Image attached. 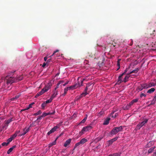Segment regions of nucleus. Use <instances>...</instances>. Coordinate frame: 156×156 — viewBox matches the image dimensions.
Listing matches in <instances>:
<instances>
[{"label": "nucleus", "instance_id": "nucleus-32", "mask_svg": "<svg viewBox=\"0 0 156 156\" xmlns=\"http://www.w3.org/2000/svg\"><path fill=\"white\" fill-rule=\"evenodd\" d=\"M90 85V84H87L86 88L85 89L84 92H87V91L88 90V87H89Z\"/></svg>", "mask_w": 156, "mask_h": 156}, {"label": "nucleus", "instance_id": "nucleus-26", "mask_svg": "<svg viewBox=\"0 0 156 156\" xmlns=\"http://www.w3.org/2000/svg\"><path fill=\"white\" fill-rule=\"evenodd\" d=\"M139 70V69L138 68H136L134 69L133 70V71L130 72L129 73V74H132L133 73H136L138 72V71Z\"/></svg>", "mask_w": 156, "mask_h": 156}, {"label": "nucleus", "instance_id": "nucleus-10", "mask_svg": "<svg viewBox=\"0 0 156 156\" xmlns=\"http://www.w3.org/2000/svg\"><path fill=\"white\" fill-rule=\"evenodd\" d=\"M71 141V139H69L66 140L65 142L64 146L65 147H67L70 143Z\"/></svg>", "mask_w": 156, "mask_h": 156}, {"label": "nucleus", "instance_id": "nucleus-44", "mask_svg": "<svg viewBox=\"0 0 156 156\" xmlns=\"http://www.w3.org/2000/svg\"><path fill=\"white\" fill-rule=\"evenodd\" d=\"M120 59H119L117 61V66H119V68H120Z\"/></svg>", "mask_w": 156, "mask_h": 156}, {"label": "nucleus", "instance_id": "nucleus-54", "mask_svg": "<svg viewBox=\"0 0 156 156\" xmlns=\"http://www.w3.org/2000/svg\"><path fill=\"white\" fill-rule=\"evenodd\" d=\"M26 133L24 132V133H22L20 134L19 135V136H23V135H25Z\"/></svg>", "mask_w": 156, "mask_h": 156}, {"label": "nucleus", "instance_id": "nucleus-12", "mask_svg": "<svg viewBox=\"0 0 156 156\" xmlns=\"http://www.w3.org/2000/svg\"><path fill=\"white\" fill-rule=\"evenodd\" d=\"M53 94L51 95V97L53 99L55 98L58 94V90H54L53 91Z\"/></svg>", "mask_w": 156, "mask_h": 156}, {"label": "nucleus", "instance_id": "nucleus-56", "mask_svg": "<svg viewBox=\"0 0 156 156\" xmlns=\"http://www.w3.org/2000/svg\"><path fill=\"white\" fill-rule=\"evenodd\" d=\"M59 51V50H57L55 51H54V53L51 56L54 55L56 52H58Z\"/></svg>", "mask_w": 156, "mask_h": 156}, {"label": "nucleus", "instance_id": "nucleus-25", "mask_svg": "<svg viewBox=\"0 0 156 156\" xmlns=\"http://www.w3.org/2000/svg\"><path fill=\"white\" fill-rule=\"evenodd\" d=\"M155 90V89L154 88H152L148 90L147 91V93L151 94L154 92Z\"/></svg>", "mask_w": 156, "mask_h": 156}, {"label": "nucleus", "instance_id": "nucleus-8", "mask_svg": "<svg viewBox=\"0 0 156 156\" xmlns=\"http://www.w3.org/2000/svg\"><path fill=\"white\" fill-rule=\"evenodd\" d=\"M52 85L51 83V82H49L47 85H45L44 88L42 89H44V91L45 92H46L51 88Z\"/></svg>", "mask_w": 156, "mask_h": 156}, {"label": "nucleus", "instance_id": "nucleus-21", "mask_svg": "<svg viewBox=\"0 0 156 156\" xmlns=\"http://www.w3.org/2000/svg\"><path fill=\"white\" fill-rule=\"evenodd\" d=\"M143 87L144 89H147L150 87L149 83H143Z\"/></svg>", "mask_w": 156, "mask_h": 156}, {"label": "nucleus", "instance_id": "nucleus-2", "mask_svg": "<svg viewBox=\"0 0 156 156\" xmlns=\"http://www.w3.org/2000/svg\"><path fill=\"white\" fill-rule=\"evenodd\" d=\"M124 128V127L122 126H120L119 127H115L110 132V134L112 136L115 135L119 132L122 131Z\"/></svg>", "mask_w": 156, "mask_h": 156}, {"label": "nucleus", "instance_id": "nucleus-62", "mask_svg": "<svg viewBox=\"0 0 156 156\" xmlns=\"http://www.w3.org/2000/svg\"><path fill=\"white\" fill-rule=\"evenodd\" d=\"M154 101H156V95L154 96V97L153 98Z\"/></svg>", "mask_w": 156, "mask_h": 156}, {"label": "nucleus", "instance_id": "nucleus-1", "mask_svg": "<svg viewBox=\"0 0 156 156\" xmlns=\"http://www.w3.org/2000/svg\"><path fill=\"white\" fill-rule=\"evenodd\" d=\"M1 80L2 81L4 80V82H6L7 84H12L14 82H16L15 76L12 77L8 76L2 78Z\"/></svg>", "mask_w": 156, "mask_h": 156}, {"label": "nucleus", "instance_id": "nucleus-60", "mask_svg": "<svg viewBox=\"0 0 156 156\" xmlns=\"http://www.w3.org/2000/svg\"><path fill=\"white\" fill-rule=\"evenodd\" d=\"M153 156H156V149L155 150V152L154 153Z\"/></svg>", "mask_w": 156, "mask_h": 156}, {"label": "nucleus", "instance_id": "nucleus-13", "mask_svg": "<svg viewBox=\"0 0 156 156\" xmlns=\"http://www.w3.org/2000/svg\"><path fill=\"white\" fill-rule=\"evenodd\" d=\"M85 80V79H81L80 80V83H78V84H76V85H77L76 87V88L78 87H80V86H83V81Z\"/></svg>", "mask_w": 156, "mask_h": 156}, {"label": "nucleus", "instance_id": "nucleus-17", "mask_svg": "<svg viewBox=\"0 0 156 156\" xmlns=\"http://www.w3.org/2000/svg\"><path fill=\"white\" fill-rule=\"evenodd\" d=\"M110 119V118H107V119L104 120V122L103 123V125H107L108 124Z\"/></svg>", "mask_w": 156, "mask_h": 156}, {"label": "nucleus", "instance_id": "nucleus-33", "mask_svg": "<svg viewBox=\"0 0 156 156\" xmlns=\"http://www.w3.org/2000/svg\"><path fill=\"white\" fill-rule=\"evenodd\" d=\"M41 112L40 110H39L37 112L35 113L33 115H37L39 114H41Z\"/></svg>", "mask_w": 156, "mask_h": 156}, {"label": "nucleus", "instance_id": "nucleus-24", "mask_svg": "<svg viewBox=\"0 0 156 156\" xmlns=\"http://www.w3.org/2000/svg\"><path fill=\"white\" fill-rule=\"evenodd\" d=\"M155 148V147L154 146L153 147H151L150 148L148 151V153L150 154L151 153L154 151V149Z\"/></svg>", "mask_w": 156, "mask_h": 156}, {"label": "nucleus", "instance_id": "nucleus-27", "mask_svg": "<svg viewBox=\"0 0 156 156\" xmlns=\"http://www.w3.org/2000/svg\"><path fill=\"white\" fill-rule=\"evenodd\" d=\"M57 139H55V140L52 143L50 144H49V147H52V146L55 145L56 144V140Z\"/></svg>", "mask_w": 156, "mask_h": 156}, {"label": "nucleus", "instance_id": "nucleus-55", "mask_svg": "<svg viewBox=\"0 0 156 156\" xmlns=\"http://www.w3.org/2000/svg\"><path fill=\"white\" fill-rule=\"evenodd\" d=\"M155 101H154L153 99V100H152V101H151V103L150 104V105H153V104H154Z\"/></svg>", "mask_w": 156, "mask_h": 156}, {"label": "nucleus", "instance_id": "nucleus-61", "mask_svg": "<svg viewBox=\"0 0 156 156\" xmlns=\"http://www.w3.org/2000/svg\"><path fill=\"white\" fill-rule=\"evenodd\" d=\"M15 72V71H11L10 72V73H9V75H11V74H12L13 73H14Z\"/></svg>", "mask_w": 156, "mask_h": 156}, {"label": "nucleus", "instance_id": "nucleus-42", "mask_svg": "<svg viewBox=\"0 0 156 156\" xmlns=\"http://www.w3.org/2000/svg\"><path fill=\"white\" fill-rule=\"evenodd\" d=\"M9 143H6V142H3L2 143V146H7L9 144Z\"/></svg>", "mask_w": 156, "mask_h": 156}, {"label": "nucleus", "instance_id": "nucleus-63", "mask_svg": "<svg viewBox=\"0 0 156 156\" xmlns=\"http://www.w3.org/2000/svg\"><path fill=\"white\" fill-rule=\"evenodd\" d=\"M16 100L15 99V98H13L10 99L11 101H13L14 100Z\"/></svg>", "mask_w": 156, "mask_h": 156}, {"label": "nucleus", "instance_id": "nucleus-47", "mask_svg": "<svg viewBox=\"0 0 156 156\" xmlns=\"http://www.w3.org/2000/svg\"><path fill=\"white\" fill-rule=\"evenodd\" d=\"M103 112H102V111L100 112L98 114V116H101L103 114Z\"/></svg>", "mask_w": 156, "mask_h": 156}, {"label": "nucleus", "instance_id": "nucleus-6", "mask_svg": "<svg viewBox=\"0 0 156 156\" xmlns=\"http://www.w3.org/2000/svg\"><path fill=\"white\" fill-rule=\"evenodd\" d=\"M92 127L90 126H87L84 127L83 128L81 131L80 132V134L81 135L83 133H84L85 132H86L88 131Z\"/></svg>", "mask_w": 156, "mask_h": 156}, {"label": "nucleus", "instance_id": "nucleus-19", "mask_svg": "<svg viewBox=\"0 0 156 156\" xmlns=\"http://www.w3.org/2000/svg\"><path fill=\"white\" fill-rule=\"evenodd\" d=\"M129 73L125 77L124 80H123V82H124L125 83L127 82L128 80V79L130 77V76L129 75Z\"/></svg>", "mask_w": 156, "mask_h": 156}, {"label": "nucleus", "instance_id": "nucleus-28", "mask_svg": "<svg viewBox=\"0 0 156 156\" xmlns=\"http://www.w3.org/2000/svg\"><path fill=\"white\" fill-rule=\"evenodd\" d=\"M87 117V115H86V117L81 121V122L79 123V124L84 123L86 120Z\"/></svg>", "mask_w": 156, "mask_h": 156}, {"label": "nucleus", "instance_id": "nucleus-22", "mask_svg": "<svg viewBox=\"0 0 156 156\" xmlns=\"http://www.w3.org/2000/svg\"><path fill=\"white\" fill-rule=\"evenodd\" d=\"M144 89L143 87V83L141 84L140 86H139L137 88V90H138L139 91H141L143 89Z\"/></svg>", "mask_w": 156, "mask_h": 156}, {"label": "nucleus", "instance_id": "nucleus-43", "mask_svg": "<svg viewBox=\"0 0 156 156\" xmlns=\"http://www.w3.org/2000/svg\"><path fill=\"white\" fill-rule=\"evenodd\" d=\"M114 112H112L111 113V115H113V114H114ZM117 113H116V114H115V115H114V116H113V115H112V118H115V117L117 116Z\"/></svg>", "mask_w": 156, "mask_h": 156}, {"label": "nucleus", "instance_id": "nucleus-40", "mask_svg": "<svg viewBox=\"0 0 156 156\" xmlns=\"http://www.w3.org/2000/svg\"><path fill=\"white\" fill-rule=\"evenodd\" d=\"M13 140V139L10 137L7 140V143H9H9L12 141Z\"/></svg>", "mask_w": 156, "mask_h": 156}, {"label": "nucleus", "instance_id": "nucleus-15", "mask_svg": "<svg viewBox=\"0 0 156 156\" xmlns=\"http://www.w3.org/2000/svg\"><path fill=\"white\" fill-rule=\"evenodd\" d=\"M154 144V142L153 141H150L146 145V147L149 148L151 147L152 145Z\"/></svg>", "mask_w": 156, "mask_h": 156}, {"label": "nucleus", "instance_id": "nucleus-29", "mask_svg": "<svg viewBox=\"0 0 156 156\" xmlns=\"http://www.w3.org/2000/svg\"><path fill=\"white\" fill-rule=\"evenodd\" d=\"M121 154V153H115L113 154H110L108 156H119Z\"/></svg>", "mask_w": 156, "mask_h": 156}, {"label": "nucleus", "instance_id": "nucleus-37", "mask_svg": "<svg viewBox=\"0 0 156 156\" xmlns=\"http://www.w3.org/2000/svg\"><path fill=\"white\" fill-rule=\"evenodd\" d=\"M108 146H109L112 145L113 142L111 139L109 140L108 141Z\"/></svg>", "mask_w": 156, "mask_h": 156}, {"label": "nucleus", "instance_id": "nucleus-53", "mask_svg": "<svg viewBox=\"0 0 156 156\" xmlns=\"http://www.w3.org/2000/svg\"><path fill=\"white\" fill-rule=\"evenodd\" d=\"M47 62L45 63V62H44L43 65H42V66L43 67H44L46 66V65H47Z\"/></svg>", "mask_w": 156, "mask_h": 156}, {"label": "nucleus", "instance_id": "nucleus-9", "mask_svg": "<svg viewBox=\"0 0 156 156\" xmlns=\"http://www.w3.org/2000/svg\"><path fill=\"white\" fill-rule=\"evenodd\" d=\"M58 128V127L57 126H56L53 127L48 133V135H49L51 133L54 132L55 131H56V129Z\"/></svg>", "mask_w": 156, "mask_h": 156}, {"label": "nucleus", "instance_id": "nucleus-39", "mask_svg": "<svg viewBox=\"0 0 156 156\" xmlns=\"http://www.w3.org/2000/svg\"><path fill=\"white\" fill-rule=\"evenodd\" d=\"M12 150H13L12 148H10L7 152V154H9L12 151Z\"/></svg>", "mask_w": 156, "mask_h": 156}, {"label": "nucleus", "instance_id": "nucleus-18", "mask_svg": "<svg viewBox=\"0 0 156 156\" xmlns=\"http://www.w3.org/2000/svg\"><path fill=\"white\" fill-rule=\"evenodd\" d=\"M20 132V131H16L15 133L13 134L11 136V137L13 139H14L17 136V134L19 133Z\"/></svg>", "mask_w": 156, "mask_h": 156}, {"label": "nucleus", "instance_id": "nucleus-50", "mask_svg": "<svg viewBox=\"0 0 156 156\" xmlns=\"http://www.w3.org/2000/svg\"><path fill=\"white\" fill-rule=\"evenodd\" d=\"M143 96H144V97H146V95L145 94H143V93H142V94H140V97L141 98H142V97H143Z\"/></svg>", "mask_w": 156, "mask_h": 156}, {"label": "nucleus", "instance_id": "nucleus-38", "mask_svg": "<svg viewBox=\"0 0 156 156\" xmlns=\"http://www.w3.org/2000/svg\"><path fill=\"white\" fill-rule=\"evenodd\" d=\"M35 121H34V122H33L32 123V124H30V125L29 126V127H30H30H33V126H36L35 125Z\"/></svg>", "mask_w": 156, "mask_h": 156}, {"label": "nucleus", "instance_id": "nucleus-57", "mask_svg": "<svg viewBox=\"0 0 156 156\" xmlns=\"http://www.w3.org/2000/svg\"><path fill=\"white\" fill-rule=\"evenodd\" d=\"M134 103L133 102V101H132L129 103V105L130 106H131Z\"/></svg>", "mask_w": 156, "mask_h": 156}, {"label": "nucleus", "instance_id": "nucleus-4", "mask_svg": "<svg viewBox=\"0 0 156 156\" xmlns=\"http://www.w3.org/2000/svg\"><path fill=\"white\" fill-rule=\"evenodd\" d=\"M148 121V119H144V120L138 124L136 128V130L140 129L143 126H144V125Z\"/></svg>", "mask_w": 156, "mask_h": 156}, {"label": "nucleus", "instance_id": "nucleus-64", "mask_svg": "<svg viewBox=\"0 0 156 156\" xmlns=\"http://www.w3.org/2000/svg\"><path fill=\"white\" fill-rule=\"evenodd\" d=\"M51 58L49 59L47 61V63H48L51 61Z\"/></svg>", "mask_w": 156, "mask_h": 156}, {"label": "nucleus", "instance_id": "nucleus-48", "mask_svg": "<svg viewBox=\"0 0 156 156\" xmlns=\"http://www.w3.org/2000/svg\"><path fill=\"white\" fill-rule=\"evenodd\" d=\"M138 101V99H133V100H132V101H133V103L137 102Z\"/></svg>", "mask_w": 156, "mask_h": 156}, {"label": "nucleus", "instance_id": "nucleus-34", "mask_svg": "<svg viewBox=\"0 0 156 156\" xmlns=\"http://www.w3.org/2000/svg\"><path fill=\"white\" fill-rule=\"evenodd\" d=\"M149 86H150V87H152V86H154L156 85L153 82L149 83Z\"/></svg>", "mask_w": 156, "mask_h": 156}, {"label": "nucleus", "instance_id": "nucleus-11", "mask_svg": "<svg viewBox=\"0 0 156 156\" xmlns=\"http://www.w3.org/2000/svg\"><path fill=\"white\" fill-rule=\"evenodd\" d=\"M55 111H54L53 112H48V113H46V112H44L43 114H42V116L43 117H45L47 115H53L55 113Z\"/></svg>", "mask_w": 156, "mask_h": 156}, {"label": "nucleus", "instance_id": "nucleus-52", "mask_svg": "<svg viewBox=\"0 0 156 156\" xmlns=\"http://www.w3.org/2000/svg\"><path fill=\"white\" fill-rule=\"evenodd\" d=\"M20 96V95H17L15 96V97H14L15 99L16 100L17 99V98H18Z\"/></svg>", "mask_w": 156, "mask_h": 156}, {"label": "nucleus", "instance_id": "nucleus-7", "mask_svg": "<svg viewBox=\"0 0 156 156\" xmlns=\"http://www.w3.org/2000/svg\"><path fill=\"white\" fill-rule=\"evenodd\" d=\"M12 121V118L9 119L5 121V124L2 127L3 129L5 130L7 129L8 124Z\"/></svg>", "mask_w": 156, "mask_h": 156}, {"label": "nucleus", "instance_id": "nucleus-3", "mask_svg": "<svg viewBox=\"0 0 156 156\" xmlns=\"http://www.w3.org/2000/svg\"><path fill=\"white\" fill-rule=\"evenodd\" d=\"M87 140L85 138L82 139L80 142L77 143L75 144L73 150L76 149L77 147L81 146L84 143L87 142Z\"/></svg>", "mask_w": 156, "mask_h": 156}, {"label": "nucleus", "instance_id": "nucleus-5", "mask_svg": "<svg viewBox=\"0 0 156 156\" xmlns=\"http://www.w3.org/2000/svg\"><path fill=\"white\" fill-rule=\"evenodd\" d=\"M77 85H75L73 86H71L69 87H67V88H65L64 89V93L63 94H62V96H64L66 94L67 91L68 90H70L71 89H76V87Z\"/></svg>", "mask_w": 156, "mask_h": 156}, {"label": "nucleus", "instance_id": "nucleus-36", "mask_svg": "<svg viewBox=\"0 0 156 156\" xmlns=\"http://www.w3.org/2000/svg\"><path fill=\"white\" fill-rule=\"evenodd\" d=\"M47 104L44 101L41 105V107L43 109H44V108L46 106Z\"/></svg>", "mask_w": 156, "mask_h": 156}, {"label": "nucleus", "instance_id": "nucleus-45", "mask_svg": "<svg viewBox=\"0 0 156 156\" xmlns=\"http://www.w3.org/2000/svg\"><path fill=\"white\" fill-rule=\"evenodd\" d=\"M118 137H115L114 138L112 139L111 140H112V141H113V142H114L115 141H116L117 140V139H118Z\"/></svg>", "mask_w": 156, "mask_h": 156}, {"label": "nucleus", "instance_id": "nucleus-49", "mask_svg": "<svg viewBox=\"0 0 156 156\" xmlns=\"http://www.w3.org/2000/svg\"><path fill=\"white\" fill-rule=\"evenodd\" d=\"M43 117V116H42V115L41 116L37 118V120H39L41 119H42V117Z\"/></svg>", "mask_w": 156, "mask_h": 156}, {"label": "nucleus", "instance_id": "nucleus-41", "mask_svg": "<svg viewBox=\"0 0 156 156\" xmlns=\"http://www.w3.org/2000/svg\"><path fill=\"white\" fill-rule=\"evenodd\" d=\"M103 138V136H100L99 137H98L97 138V140L98 141H99L101 140Z\"/></svg>", "mask_w": 156, "mask_h": 156}, {"label": "nucleus", "instance_id": "nucleus-35", "mask_svg": "<svg viewBox=\"0 0 156 156\" xmlns=\"http://www.w3.org/2000/svg\"><path fill=\"white\" fill-rule=\"evenodd\" d=\"M30 129V127H29L27 129H26V128H25V129H24L23 131L26 133H27L29 131Z\"/></svg>", "mask_w": 156, "mask_h": 156}, {"label": "nucleus", "instance_id": "nucleus-46", "mask_svg": "<svg viewBox=\"0 0 156 156\" xmlns=\"http://www.w3.org/2000/svg\"><path fill=\"white\" fill-rule=\"evenodd\" d=\"M81 98H80V96H77L76 98H75V100L76 101H78V100H80V99H81Z\"/></svg>", "mask_w": 156, "mask_h": 156}, {"label": "nucleus", "instance_id": "nucleus-51", "mask_svg": "<svg viewBox=\"0 0 156 156\" xmlns=\"http://www.w3.org/2000/svg\"><path fill=\"white\" fill-rule=\"evenodd\" d=\"M34 104V103H33L29 105L28 107L30 108L32 107V105Z\"/></svg>", "mask_w": 156, "mask_h": 156}, {"label": "nucleus", "instance_id": "nucleus-16", "mask_svg": "<svg viewBox=\"0 0 156 156\" xmlns=\"http://www.w3.org/2000/svg\"><path fill=\"white\" fill-rule=\"evenodd\" d=\"M23 76L22 75L20 76H17L16 77H15V79L16 82L17 81H20L23 79Z\"/></svg>", "mask_w": 156, "mask_h": 156}, {"label": "nucleus", "instance_id": "nucleus-20", "mask_svg": "<svg viewBox=\"0 0 156 156\" xmlns=\"http://www.w3.org/2000/svg\"><path fill=\"white\" fill-rule=\"evenodd\" d=\"M123 75V74L122 73L120 75L119 77V79L118 81V82H119V83H120L122 82H123V80H122V76Z\"/></svg>", "mask_w": 156, "mask_h": 156}, {"label": "nucleus", "instance_id": "nucleus-14", "mask_svg": "<svg viewBox=\"0 0 156 156\" xmlns=\"http://www.w3.org/2000/svg\"><path fill=\"white\" fill-rule=\"evenodd\" d=\"M44 93H45V92L44 91V89H42L40 92H39L35 96V97L36 98H37L40 95Z\"/></svg>", "mask_w": 156, "mask_h": 156}, {"label": "nucleus", "instance_id": "nucleus-23", "mask_svg": "<svg viewBox=\"0 0 156 156\" xmlns=\"http://www.w3.org/2000/svg\"><path fill=\"white\" fill-rule=\"evenodd\" d=\"M63 82L64 81L63 80L60 81L58 83V84H57V86L55 88L54 90H57V89L59 87V85L60 84L63 83Z\"/></svg>", "mask_w": 156, "mask_h": 156}, {"label": "nucleus", "instance_id": "nucleus-59", "mask_svg": "<svg viewBox=\"0 0 156 156\" xmlns=\"http://www.w3.org/2000/svg\"><path fill=\"white\" fill-rule=\"evenodd\" d=\"M127 69H126V70L124 71V72L122 73L123 74V75H124L127 72Z\"/></svg>", "mask_w": 156, "mask_h": 156}, {"label": "nucleus", "instance_id": "nucleus-31", "mask_svg": "<svg viewBox=\"0 0 156 156\" xmlns=\"http://www.w3.org/2000/svg\"><path fill=\"white\" fill-rule=\"evenodd\" d=\"M53 99L51 97L49 99L47 100L46 101H44V102L47 104H48V103H50L51 102V101H52V100Z\"/></svg>", "mask_w": 156, "mask_h": 156}, {"label": "nucleus", "instance_id": "nucleus-58", "mask_svg": "<svg viewBox=\"0 0 156 156\" xmlns=\"http://www.w3.org/2000/svg\"><path fill=\"white\" fill-rule=\"evenodd\" d=\"M101 38H98L97 40V42H101Z\"/></svg>", "mask_w": 156, "mask_h": 156}, {"label": "nucleus", "instance_id": "nucleus-30", "mask_svg": "<svg viewBox=\"0 0 156 156\" xmlns=\"http://www.w3.org/2000/svg\"><path fill=\"white\" fill-rule=\"evenodd\" d=\"M88 93L87 92H83V93L79 96L81 98L85 96V95L88 94Z\"/></svg>", "mask_w": 156, "mask_h": 156}]
</instances>
